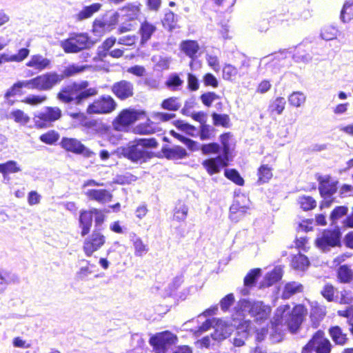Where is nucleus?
Segmentation results:
<instances>
[{
	"label": "nucleus",
	"instance_id": "obj_1",
	"mask_svg": "<svg viewBox=\"0 0 353 353\" xmlns=\"http://www.w3.org/2000/svg\"><path fill=\"white\" fill-rule=\"evenodd\" d=\"M307 310L303 304L298 303L291 309L289 304L279 306L270 321L272 333L270 339L274 342L282 340L284 327L285 326L292 334H295L300 329Z\"/></svg>",
	"mask_w": 353,
	"mask_h": 353
},
{
	"label": "nucleus",
	"instance_id": "obj_2",
	"mask_svg": "<svg viewBox=\"0 0 353 353\" xmlns=\"http://www.w3.org/2000/svg\"><path fill=\"white\" fill-rule=\"evenodd\" d=\"M157 143L154 139H142L130 142L125 148H119L118 152L132 161H138L148 156L146 148H156Z\"/></svg>",
	"mask_w": 353,
	"mask_h": 353
},
{
	"label": "nucleus",
	"instance_id": "obj_3",
	"mask_svg": "<svg viewBox=\"0 0 353 353\" xmlns=\"http://www.w3.org/2000/svg\"><path fill=\"white\" fill-rule=\"evenodd\" d=\"M146 117L144 110L131 108L123 109L112 121V126L117 131L128 132L130 125Z\"/></svg>",
	"mask_w": 353,
	"mask_h": 353
},
{
	"label": "nucleus",
	"instance_id": "obj_4",
	"mask_svg": "<svg viewBox=\"0 0 353 353\" xmlns=\"http://www.w3.org/2000/svg\"><path fill=\"white\" fill-rule=\"evenodd\" d=\"M319 190L323 201L321 208H327L333 202L332 196L336 192L339 181L329 175H318Z\"/></svg>",
	"mask_w": 353,
	"mask_h": 353
},
{
	"label": "nucleus",
	"instance_id": "obj_5",
	"mask_svg": "<svg viewBox=\"0 0 353 353\" xmlns=\"http://www.w3.org/2000/svg\"><path fill=\"white\" fill-rule=\"evenodd\" d=\"M177 341V336L168 330L157 332L149 339V343L156 353H168Z\"/></svg>",
	"mask_w": 353,
	"mask_h": 353
},
{
	"label": "nucleus",
	"instance_id": "obj_6",
	"mask_svg": "<svg viewBox=\"0 0 353 353\" xmlns=\"http://www.w3.org/2000/svg\"><path fill=\"white\" fill-rule=\"evenodd\" d=\"M332 345L325 337V332L319 330L315 332L311 339L303 347V352L331 353Z\"/></svg>",
	"mask_w": 353,
	"mask_h": 353
},
{
	"label": "nucleus",
	"instance_id": "obj_7",
	"mask_svg": "<svg viewBox=\"0 0 353 353\" xmlns=\"http://www.w3.org/2000/svg\"><path fill=\"white\" fill-rule=\"evenodd\" d=\"M341 232L338 226L325 229L321 232V236L317 237L314 243L315 245L321 250L325 251L330 248L339 246L341 245Z\"/></svg>",
	"mask_w": 353,
	"mask_h": 353
},
{
	"label": "nucleus",
	"instance_id": "obj_8",
	"mask_svg": "<svg viewBox=\"0 0 353 353\" xmlns=\"http://www.w3.org/2000/svg\"><path fill=\"white\" fill-rule=\"evenodd\" d=\"M119 15L113 12L96 19L93 22L92 32L97 37H101L112 30L119 21Z\"/></svg>",
	"mask_w": 353,
	"mask_h": 353
},
{
	"label": "nucleus",
	"instance_id": "obj_9",
	"mask_svg": "<svg viewBox=\"0 0 353 353\" xmlns=\"http://www.w3.org/2000/svg\"><path fill=\"white\" fill-rule=\"evenodd\" d=\"M61 117V110L57 107H46L42 111L34 115V125L38 128H44L50 124L59 119Z\"/></svg>",
	"mask_w": 353,
	"mask_h": 353
},
{
	"label": "nucleus",
	"instance_id": "obj_10",
	"mask_svg": "<svg viewBox=\"0 0 353 353\" xmlns=\"http://www.w3.org/2000/svg\"><path fill=\"white\" fill-rule=\"evenodd\" d=\"M92 45L86 34H77L61 41V46L66 53H76Z\"/></svg>",
	"mask_w": 353,
	"mask_h": 353
},
{
	"label": "nucleus",
	"instance_id": "obj_11",
	"mask_svg": "<svg viewBox=\"0 0 353 353\" xmlns=\"http://www.w3.org/2000/svg\"><path fill=\"white\" fill-rule=\"evenodd\" d=\"M116 106L117 103L111 97H103L88 105L87 113L90 114H108L114 110Z\"/></svg>",
	"mask_w": 353,
	"mask_h": 353
},
{
	"label": "nucleus",
	"instance_id": "obj_12",
	"mask_svg": "<svg viewBox=\"0 0 353 353\" xmlns=\"http://www.w3.org/2000/svg\"><path fill=\"white\" fill-rule=\"evenodd\" d=\"M63 79V75L55 72H47L34 78V88L37 90H49L59 83Z\"/></svg>",
	"mask_w": 353,
	"mask_h": 353
},
{
	"label": "nucleus",
	"instance_id": "obj_13",
	"mask_svg": "<svg viewBox=\"0 0 353 353\" xmlns=\"http://www.w3.org/2000/svg\"><path fill=\"white\" fill-rule=\"evenodd\" d=\"M105 243V236L99 231L94 230L91 236L85 240L83 250L86 256H91Z\"/></svg>",
	"mask_w": 353,
	"mask_h": 353
},
{
	"label": "nucleus",
	"instance_id": "obj_14",
	"mask_svg": "<svg viewBox=\"0 0 353 353\" xmlns=\"http://www.w3.org/2000/svg\"><path fill=\"white\" fill-rule=\"evenodd\" d=\"M61 146L67 151L82 154L87 158L92 157L94 154V152L75 139L63 138L61 141Z\"/></svg>",
	"mask_w": 353,
	"mask_h": 353
},
{
	"label": "nucleus",
	"instance_id": "obj_15",
	"mask_svg": "<svg viewBox=\"0 0 353 353\" xmlns=\"http://www.w3.org/2000/svg\"><path fill=\"white\" fill-rule=\"evenodd\" d=\"M230 161L222 156H217L214 158H208L201 163L203 168L209 175L218 174L223 168L229 165Z\"/></svg>",
	"mask_w": 353,
	"mask_h": 353
},
{
	"label": "nucleus",
	"instance_id": "obj_16",
	"mask_svg": "<svg viewBox=\"0 0 353 353\" xmlns=\"http://www.w3.org/2000/svg\"><path fill=\"white\" fill-rule=\"evenodd\" d=\"M271 312V307L262 301L253 302L249 308L250 315L257 321L267 320L270 317Z\"/></svg>",
	"mask_w": 353,
	"mask_h": 353
},
{
	"label": "nucleus",
	"instance_id": "obj_17",
	"mask_svg": "<svg viewBox=\"0 0 353 353\" xmlns=\"http://www.w3.org/2000/svg\"><path fill=\"white\" fill-rule=\"evenodd\" d=\"M250 201L246 195L238 194L235 196L232 205L230 207V213L236 214L234 218H239L241 215L247 212L250 208Z\"/></svg>",
	"mask_w": 353,
	"mask_h": 353
},
{
	"label": "nucleus",
	"instance_id": "obj_18",
	"mask_svg": "<svg viewBox=\"0 0 353 353\" xmlns=\"http://www.w3.org/2000/svg\"><path fill=\"white\" fill-rule=\"evenodd\" d=\"M88 83L87 81H82L79 83H74V85L65 88L58 94V98L65 103L70 102L75 100L76 94H78L81 90L87 88Z\"/></svg>",
	"mask_w": 353,
	"mask_h": 353
},
{
	"label": "nucleus",
	"instance_id": "obj_19",
	"mask_svg": "<svg viewBox=\"0 0 353 353\" xmlns=\"http://www.w3.org/2000/svg\"><path fill=\"white\" fill-rule=\"evenodd\" d=\"M179 47L181 52L192 59L190 62V67L192 70L194 59L198 57L201 50L199 43L194 40H185L180 43Z\"/></svg>",
	"mask_w": 353,
	"mask_h": 353
},
{
	"label": "nucleus",
	"instance_id": "obj_20",
	"mask_svg": "<svg viewBox=\"0 0 353 353\" xmlns=\"http://www.w3.org/2000/svg\"><path fill=\"white\" fill-rule=\"evenodd\" d=\"M304 289V285L300 282L295 281L287 282L282 289L281 298L283 300H288L296 294L303 293Z\"/></svg>",
	"mask_w": 353,
	"mask_h": 353
},
{
	"label": "nucleus",
	"instance_id": "obj_21",
	"mask_svg": "<svg viewBox=\"0 0 353 353\" xmlns=\"http://www.w3.org/2000/svg\"><path fill=\"white\" fill-rule=\"evenodd\" d=\"M112 91L119 99L124 100L133 95V85L127 81H121L113 85Z\"/></svg>",
	"mask_w": 353,
	"mask_h": 353
},
{
	"label": "nucleus",
	"instance_id": "obj_22",
	"mask_svg": "<svg viewBox=\"0 0 353 353\" xmlns=\"http://www.w3.org/2000/svg\"><path fill=\"white\" fill-rule=\"evenodd\" d=\"M220 141L223 149V155L228 161L233 159V152L235 147V141L233 136L230 133H225L220 136Z\"/></svg>",
	"mask_w": 353,
	"mask_h": 353
},
{
	"label": "nucleus",
	"instance_id": "obj_23",
	"mask_svg": "<svg viewBox=\"0 0 353 353\" xmlns=\"http://www.w3.org/2000/svg\"><path fill=\"white\" fill-rule=\"evenodd\" d=\"M336 277L339 283L353 285V269L348 264L339 265L336 269Z\"/></svg>",
	"mask_w": 353,
	"mask_h": 353
},
{
	"label": "nucleus",
	"instance_id": "obj_24",
	"mask_svg": "<svg viewBox=\"0 0 353 353\" xmlns=\"http://www.w3.org/2000/svg\"><path fill=\"white\" fill-rule=\"evenodd\" d=\"M84 194L89 199L101 203L110 201L112 197L111 193L103 189H85Z\"/></svg>",
	"mask_w": 353,
	"mask_h": 353
},
{
	"label": "nucleus",
	"instance_id": "obj_25",
	"mask_svg": "<svg viewBox=\"0 0 353 353\" xmlns=\"http://www.w3.org/2000/svg\"><path fill=\"white\" fill-rule=\"evenodd\" d=\"M30 54V50L24 48L18 50L17 53L11 54L9 53L0 54V65L7 62H21L25 60Z\"/></svg>",
	"mask_w": 353,
	"mask_h": 353
},
{
	"label": "nucleus",
	"instance_id": "obj_26",
	"mask_svg": "<svg viewBox=\"0 0 353 353\" xmlns=\"http://www.w3.org/2000/svg\"><path fill=\"white\" fill-rule=\"evenodd\" d=\"M50 60L41 54L32 55L26 63L28 67L34 68L39 72L48 68L50 65Z\"/></svg>",
	"mask_w": 353,
	"mask_h": 353
},
{
	"label": "nucleus",
	"instance_id": "obj_27",
	"mask_svg": "<svg viewBox=\"0 0 353 353\" xmlns=\"http://www.w3.org/2000/svg\"><path fill=\"white\" fill-rule=\"evenodd\" d=\"M328 333L335 345L343 346L348 341L347 334L339 325L331 326Z\"/></svg>",
	"mask_w": 353,
	"mask_h": 353
},
{
	"label": "nucleus",
	"instance_id": "obj_28",
	"mask_svg": "<svg viewBox=\"0 0 353 353\" xmlns=\"http://www.w3.org/2000/svg\"><path fill=\"white\" fill-rule=\"evenodd\" d=\"M338 289L331 283H326L322 287L320 294L329 303L338 301Z\"/></svg>",
	"mask_w": 353,
	"mask_h": 353
},
{
	"label": "nucleus",
	"instance_id": "obj_29",
	"mask_svg": "<svg viewBox=\"0 0 353 353\" xmlns=\"http://www.w3.org/2000/svg\"><path fill=\"white\" fill-rule=\"evenodd\" d=\"M283 276V271L281 268H275L268 272L264 277V285L267 287L273 285L279 282Z\"/></svg>",
	"mask_w": 353,
	"mask_h": 353
},
{
	"label": "nucleus",
	"instance_id": "obj_30",
	"mask_svg": "<svg viewBox=\"0 0 353 353\" xmlns=\"http://www.w3.org/2000/svg\"><path fill=\"white\" fill-rule=\"evenodd\" d=\"M291 265L296 270H305L310 265V261L306 256L299 253L292 256Z\"/></svg>",
	"mask_w": 353,
	"mask_h": 353
},
{
	"label": "nucleus",
	"instance_id": "obj_31",
	"mask_svg": "<svg viewBox=\"0 0 353 353\" xmlns=\"http://www.w3.org/2000/svg\"><path fill=\"white\" fill-rule=\"evenodd\" d=\"M104 213L97 209H90L81 213L80 221H103Z\"/></svg>",
	"mask_w": 353,
	"mask_h": 353
},
{
	"label": "nucleus",
	"instance_id": "obj_32",
	"mask_svg": "<svg viewBox=\"0 0 353 353\" xmlns=\"http://www.w3.org/2000/svg\"><path fill=\"white\" fill-rule=\"evenodd\" d=\"M258 183L263 184L268 183L272 178V169L268 165H261L257 172Z\"/></svg>",
	"mask_w": 353,
	"mask_h": 353
},
{
	"label": "nucleus",
	"instance_id": "obj_33",
	"mask_svg": "<svg viewBox=\"0 0 353 353\" xmlns=\"http://www.w3.org/2000/svg\"><path fill=\"white\" fill-rule=\"evenodd\" d=\"M101 8L100 3H93L90 6L84 7L77 14V19L79 20L85 19L91 17L94 13L97 12Z\"/></svg>",
	"mask_w": 353,
	"mask_h": 353
},
{
	"label": "nucleus",
	"instance_id": "obj_34",
	"mask_svg": "<svg viewBox=\"0 0 353 353\" xmlns=\"http://www.w3.org/2000/svg\"><path fill=\"white\" fill-rule=\"evenodd\" d=\"M21 170V167L17 161H8L6 163H0V173L3 175L17 173Z\"/></svg>",
	"mask_w": 353,
	"mask_h": 353
},
{
	"label": "nucleus",
	"instance_id": "obj_35",
	"mask_svg": "<svg viewBox=\"0 0 353 353\" xmlns=\"http://www.w3.org/2000/svg\"><path fill=\"white\" fill-rule=\"evenodd\" d=\"M261 270L259 268L250 270L244 277V285L246 287H252L254 285L256 279L261 275Z\"/></svg>",
	"mask_w": 353,
	"mask_h": 353
},
{
	"label": "nucleus",
	"instance_id": "obj_36",
	"mask_svg": "<svg viewBox=\"0 0 353 353\" xmlns=\"http://www.w3.org/2000/svg\"><path fill=\"white\" fill-rule=\"evenodd\" d=\"M170 134L173 137H176V139H178L179 140H180L181 141L184 143L185 145L187 146V148L190 150L194 152V151H197L199 149H201L199 143H197L196 141L185 138L184 137L179 134L178 132H175L174 130H171Z\"/></svg>",
	"mask_w": 353,
	"mask_h": 353
},
{
	"label": "nucleus",
	"instance_id": "obj_37",
	"mask_svg": "<svg viewBox=\"0 0 353 353\" xmlns=\"http://www.w3.org/2000/svg\"><path fill=\"white\" fill-rule=\"evenodd\" d=\"M9 118L13 119L15 122L21 125H26L29 121L30 117L23 111L21 110H14L9 114Z\"/></svg>",
	"mask_w": 353,
	"mask_h": 353
},
{
	"label": "nucleus",
	"instance_id": "obj_38",
	"mask_svg": "<svg viewBox=\"0 0 353 353\" xmlns=\"http://www.w3.org/2000/svg\"><path fill=\"white\" fill-rule=\"evenodd\" d=\"M174 125L181 132H184L190 136H195L196 134V130L195 127L185 123L181 120H177L174 122Z\"/></svg>",
	"mask_w": 353,
	"mask_h": 353
},
{
	"label": "nucleus",
	"instance_id": "obj_39",
	"mask_svg": "<svg viewBox=\"0 0 353 353\" xmlns=\"http://www.w3.org/2000/svg\"><path fill=\"white\" fill-rule=\"evenodd\" d=\"M47 100L45 94H30L25 97L22 102L30 105H39L43 103Z\"/></svg>",
	"mask_w": 353,
	"mask_h": 353
},
{
	"label": "nucleus",
	"instance_id": "obj_40",
	"mask_svg": "<svg viewBox=\"0 0 353 353\" xmlns=\"http://www.w3.org/2000/svg\"><path fill=\"white\" fill-rule=\"evenodd\" d=\"M298 203L303 210H310L316 206V201L310 196H300L298 198Z\"/></svg>",
	"mask_w": 353,
	"mask_h": 353
},
{
	"label": "nucleus",
	"instance_id": "obj_41",
	"mask_svg": "<svg viewBox=\"0 0 353 353\" xmlns=\"http://www.w3.org/2000/svg\"><path fill=\"white\" fill-rule=\"evenodd\" d=\"M188 155L186 150L180 146H174L167 151V157L172 159H182Z\"/></svg>",
	"mask_w": 353,
	"mask_h": 353
},
{
	"label": "nucleus",
	"instance_id": "obj_42",
	"mask_svg": "<svg viewBox=\"0 0 353 353\" xmlns=\"http://www.w3.org/2000/svg\"><path fill=\"white\" fill-rule=\"evenodd\" d=\"M132 244L134 249V255L136 256L141 257L149 250L148 245L145 244L140 238H137L133 241Z\"/></svg>",
	"mask_w": 353,
	"mask_h": 353
},
{
	"label": "nucleus",
	"instance_id": "obj_43",
	"mask_svg": "<svg viewBox=\"0 0 353 353\" xmlns=\"http://www.w3.org/2000/svg\"><path fill=\"white\" fill-rule=\"evenodd\" d=\"M339 30L334 26H326L321 30V37L326 41H331L337 38Z\"/></svg>",
	"mask_w": 353,
	"mask_h": 353
},
{
	"label": "nucleus",
	"instance_id": "obj_44",
	"mask_svg": "<svg viewBox=\"0 0 353 353\" xmlns=\"http://www.w3.org/2000/svg\"><path fill=\"white\" fill-rule=\"evenodd\" d=\"M285 106V100L283 97H277L271 103L270 110L272 113L279 115L281 114Z\"/></svg>",
	"mask_w": 353,
	"mask_h": 353
},
{
	"label": "nucleus",
	"instance_id": "obj_45",
	"mask_svg": "<svg viewBox=\"0 0 353 353\" xmlns=\"http://www.w3.org/2000/svg\"><path fill=\"white\" fill-rule=\"evenodd\" d=\"M305 96L300 92H294L288 98L290 104L294 107H301L305 101Z\"/></svg>",
	"mask_w": 353,
	"mask_h": 353
},
{
	"label": "nucleus",
	"instance_id": "obj_46",
	"mask_svg": "<svg viewBox=\"0 0 353 353\" xmlns=\"http://www.w3.org/2000/svg\"><path fill=\"white\" fill-rule=\"evenodd\" d=\"M353 18V2H347L344 4L341 12V19L345 22H349Z\"/></svg>",
	"mask_w": 353,
	"mask_h": 353
},
{
	"label": "nucleus",
	"instance_id": "obj_47",
	"mask_svg": "<svg viewBox=\"0 0 353 353\" xmlns=\"http://www.w3.org/2000/svg\"><path fill=\"white\" fill-rule=\"evenodd\" d=\"M238 74V70L232 65H225L223 68V78L225 80L234 81Z\"/></svg>",
	"mask_w": 353,
	"mask_h": 353
},
{
	"label": "nucleus",
	"instance_id": "obj_48",
	"mask_svg": "<svg viewBox=\"0 0 353 353\" xmlns=\"http://www.w3.org/2000/svg\"><path fill=\"white\" fill-rule=\"evenodd\" d=\"M228 336L226 326L225 325H217L214 331L210 334L211 338L215 341H221L226 339Z\"/></svg>",
	"mask_w": 353,
	"mask_h": 353
},
{
	"label": "nucleus",
	"instance_id": "obj_49",
	"mask_svg": "<svg viewBox=\"0 0 353 353\" xmlns=\"http://www.w3.org/2000/svg\"><path fill=\"white\" fill-rule=\"evenodd\" d=\"M225 176L228 179L233 181L238 185H243L244 184V180L241 176L239 173L234 169H227L225 170Z\"/></svg>",
	"mask_w": 353,
	"mask_h": 353
},
{
	"label": "nucleus",
	"instance_id": "obj_50",
	"mask_svg": "<svg viewBox=\"0 0 353 353\" xmlns=\"http://www.w3.org/2000/svg\"><path fill=\"white\" fill-rule=\"evenodd\" d=\"M59 134L54 130H49L41 134L39 137L40 140L49 145H52L58 141Z\"/></svg>",
	"mask_w": 353,
	"mask_h": 353
},
{
	"label": "nucleus",
	"instance_id": "obj_51",
	"mask_svg": "<svg viewBox=\"0 0 353 353\" xmlns=\"http://www.w3.org/2000/svg\"><path fill=\"white\" fill-rule=\"evenodd\" d=\"M97 94V90L94 88H88V89H86V88L82 89V90H81V91H79L78 92V94H76V97H75L76 103H80L81 102V101H83V99H85L86 98H88L89 97L96 95Z\"/></svg>",
	"mask_w": 353,
	"mask_h": 353
},
{
	"label": "nucleus",
	"instance_id": "obj_52",
	"mask_svg": "<svg viewBox=\"0 0 353 353\" xmlns=\"http://www.w3.org/2000/svg\"><path fill=\"white\" fill-rule=\"evenodd\" d=\"M181 106L180 103L179 102L178 99L176 98L170 97L169 99H165L161 103V108L170 110V111H175L177 110Z\"/></svg>",
	"mask_w": 353,
	"mask_h": 353
},
{
	"label": "nucleus",
	"instance_id": "obj_53",
	"mask_svg": "<svg viewBox=\"0 0 353 353\" xmlns=\"http://www.w3.org/2000/svg\"><path fill=\"white\" fill-rule=\"evenodd\" d=\"M123 10L130 19H136L140 13V3L129 4L123 8Z\"/></svg>",
	"mask_w": 353,
	"mask_h": 353
},
{
	"label": "nucleus",
	"instance_id": "obj_54",
	"mask_svg": "<svg viewBox=\"0 0 353 353\" xmlns=\"http://www.w3.org/2000/svg\"><path fill=\"white\" fill-rule=\"evenodd\" d=\"M348 208L346 206H337L330 214V219L332 221L343 219L347 214Z\"/></svg>",
	"mask_w": 353,
	"mask_h": 353
},
{
	"label": "nucleus",
	"instance_id": "obj_55",
	"mask_svg": "<svg viewBox=\"0 0 353 353\" xmlns=\"http://www.w3.org/2000/svg\"><path fill=\"white\" fill-rule=\"evenodd\" d=\"M148 123L145 124H139L134 128V132L137 134H151L154 132L152 127V123L150 119H147Z\"/></svg>",
	"mask_w": 353,
	"mask_h": 353
},
{
	"label": "nucleus",
	"instance_id": "obj_56",
	"mask_svg": "<svg viewBox=\"0 0 353 353\" xmlns=\"http://www.w3.org/2000/svg\"><path fill=\"white\" fill-rule=\"evenodd\" d=\"M234 303V296L232 293L228 294L220 301V307L223 312L229 310L230 307Z\"/></svg>",
	"mask_w": 353,
	"mask_h": 353
},
{
	"label": "nucleus",
	"instance_id": "obj_57",
	"mask_svg": "<svg viewBox=\"0 0 353 353\" xmlns=\"http://www.w3.org/2000/svg\"><path fill=\"white\" fill-rule=\"evenodd\" d=\"M116 39L114 37H109L105 40L101 46L99 47L98 51L100 56H105L106 52L114 45Z\"/></svg>",
	"mask_w": 353,
	"mask_h": 353
},
{
	"label": "nucleus",
	"instance_id": "obj_58",
	"mask_svg": "<svg viewBox=\"0 0 353 353\" xmlns=\"http://www.w3.org/2000/svg\"><path fill=\"white\" fill-rule=\"evenodd\" d=\"M214 124L228 127L229 125L230 119L227 114H214L212 115Z\"/></svg>",
	"mask_w": 353,
	"mask_h": 353
},
{
	"label": "nucleus",
	"instance_id": "obj_59",
	"mask_svg": "<svg viewBox=\"0 0 353 353\" xmlns=\"http://www.w3.org/2000/svg\"><path fill=\"white\" fill-rule=\"evenodd\" d=\"M219 145L216 143L202 145L201 150L203 154H216L219 151Z\"/></svg>",
	"mask_w": 353,
	"mask_h": 353
},
{
	"label": "nucleus",
	"instance_id": "obj_60",
	"mask_svg": "<svg viewBox=\"0 0 353 353\" xmlns=\"http://www.w3.org/2000/svg\"><path fill=\"white\" fill-rule=\"evenodd\" d=\"M183 83V81L179 77L178 74H173L168 77L165 84L168 87L175 89L177 87L181 85Z\"/></svg>",
	"mask_w": 353,
	"mask_h": 353
},
{
	"label": "nucleus",
	"instance_id": "obj_61",
	"mask_svg": "<svg viewBox=\"0 0 353 353\" xmlns=\"http://www.w3.org/2000/svg\"><path fill=\"white\" fill-rule=\"evenodd\" d=\"M212 326V321L211 319H206L200 326H199L196 330H192V332L196 336H199L203 332H205L209 330Z\"/></svg>",
	"mask_w": 353,
	"mask_h": 353
},
{
	"label": "nucleus",
	"instance_id": "obj_62",
	"mask_svg": "<svg viewBox=\"0 0 353 353\" xmlns=\"http://www.w3.org/2000/svg\"><path fill=\"white\" fill-rule=\"evenodd\" d=\"M245 317L244 312L242 310L239 309L235 310V312L232 314L230 325L234 328L236 327L237 324L240 323L241 320H243Z\"/></svg>",
	"mask_w": 353,
	"mask_h": 353
},
{
	"label": "nucleus",
	"instance_id": "obj_63",
	"mask_svg": "<svg viewBox=\"0 0 353 353\" xmlns=\"http://www.w3.org/2000/svg\"><path fill=\"white\" fill-rule=\"evenodd\" d=\"M203 82L205 86H211L214 88L219 85L218 79L211 73H207L203 77Z\"/></svg>",
	"mask_w": 353,
	"mask_h": 353
},
{
	"label": "nucleus",
	"instance_id": "obj_64",
	"mask_svg": "<svg viewBox=\"0 0 353 353\" xmlns=\"http://www.w3.org/2000/svg\"><path fill=\"white\" fill-rule=\"evenodd\" d=\"M103 137L107 138L109 141L112 144H116L120 140L121 136L117 134H114L108 128H105L103 132H100Z\"/></svg>",
	"mask_w": 353,
	"mask_h": 353
}]
</instances>
